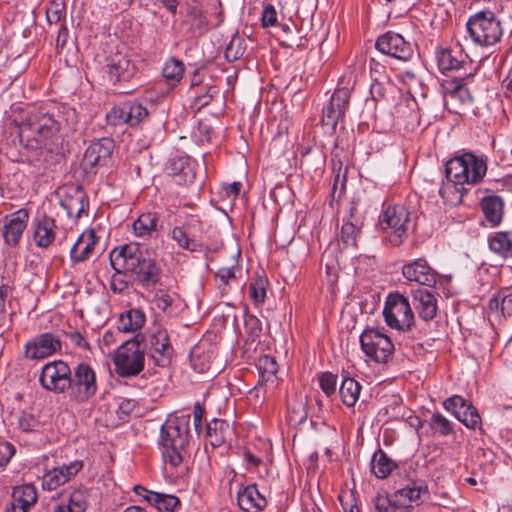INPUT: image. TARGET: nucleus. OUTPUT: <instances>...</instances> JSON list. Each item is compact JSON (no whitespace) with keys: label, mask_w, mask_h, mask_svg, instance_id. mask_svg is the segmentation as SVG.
<instances>
[{"label":"nucleus","mask_w":512,"mask_h":512,"mask_svg":"<svg viewBox=\"0 0 512 512\" xmlns=\"http://www.w3.org/2000/svg\"><path fill=\"white\" fill-rule=\"evenodd\" d=\"M78 122L74 108L53 102L43 104L19 123L20 145L37 161L50 163L61 155L63 137L76 131Z\"/></svg>","instance_id":"1"},{"label":"nucleus","mask_w":512,"mask_h":512,"mask_svg":"<svg viewBox=\"0 0 512 512\" xmlns=\"http://www.w3.org/2000/svg\"><path fill=\"white\" fill-rule=\"evenodd\" d=\"M191 439L190 415L169 418L160 429V445L164 458L173 467H178L184 459Z\"/></svg>","instance_id":"2"},{"label":"nucleus","mask_w":512,"mask_h":512,"mask_svg":"<svg viewBox=\"0 0 512 512\" xmlns=\"http://www.w3.org/2000/svg\"><path fill=\"white\" fill-rule=\"evenodd\" d=\"M117 252L123 259L121 266L144 288L154 287L159 283L161 268L154 259L147 256L138 243L125 244L117 248Z\"/></svg>","instance_id":"3"},{"label":"nucleus","mask_w":512,"mask_h":512,"mask_svg":"<svg viewBox=\"0 0 512 512\" xmlns=\"http://www.w3.org/2000/svg\"><path fill=\"white\" fill-rule=\"evenodd\" d=\"M141 333L124 341L115 351L113 363L116 374L121 378L139 375L145 367V352L141 346Z\"/></svg>","instance_id":"4"},{"label":"nucleus","mask_w":512,"mask_h":512,"mask_svg":"<svg viewBox=\"0 0 512 512\" xmlns=\"http://www.w3.org/2000/svg\"><path fill=\"white\" fill-rule=\"evenodd\" d=\"M106 68L110 81L120 93L130 94L140 86L138 67L128 54L120 51L111 54Z\"/></svg>","instance_id":"5"},{"label":"nucleus","mask_w":512,"mask_h":512,"mask_svg":"<svg viewBox=\"0 0 512 512\" xmlns=\"http://www.w3.org/2000/svg\"><path fill=\"white\" fill-rule=\"evenodd\" d=\"M68 395L72 402L82 404L93 398L98 390L95 370L85 362L71 368Z\"/></svg>","instance_id":"6"},{"label":"nucleus","mask_w":512,"mask_h":512,"mask_svg":"<svg viewBox=\"0 0 512 512\" xmlns=\"http://www.w3.org/2000/svg\"><path fill=\"white\" fill-rule=\"evenodd\" d=\"M466 26L473 41L482 46L493 45L502 36L500 21L491 11H480L472 15Z\"/></svg>","instance_id":"7"},{"label":"nucleus","mask_w":512,"mask_h":512,"mask_svg":"<svg viewBox=\"0 0 512 512\" xmlns=\"http://www.w3.org/2000/svg\"><path fill=\"white\" fill-rule=\"evenodd\" d=\"M409 221L410 212L401 204H388L384 206L379 216L380 228L382 230H392L388 240L394 247H398L404 242L407 236V225Z\"/></svg>","instance_id":"8"},{"label":"nucleus","mask_w":512,"mask_h":512,"mask_svg":"<svg viewBox=\"0 0 512 512\" xmlns=\"http://www.w3.org/2000/svg\"><path fill=\"white\" fill-rule=\"evenodd\" d=\"M383 315L386 324L399 331H408L414 325L415 317L407 297L391 293L387 297Z\"/></svg>","instance_id":"9"},{"label":"nucleus","mask_w":512,"mask_h":512,"mask_svg":"<svg viewBox=\"0 0 512 512\" xmlns=\"http://www.w3.org/2000/svg\"><path fill=\"white\" fill-rule=\"evenodd\" d=\"M141 338V346L145 354L156 366L164 368L171 364L174 349L165 329H157L146 336L141 333Z\"/></svg>","instance_id":"10"},{"label":"nucleus","mask_w":512,"mask_h":512,"mask_svg":"<svg viewBox=\"0 0 512 512\" xmlns=\"http://www.w3.org/2000/svg\"><path fill=\"white\" fill-rule=\"evenodd\" d=\"M343 81L335 89L330 97L329 102L323 107L322 110V123L329 125L335 131L339 122L343 121L346 112L350 105L351 92L353 84L349 81L343 85Z\"/></svg>","instance_id":"11"},{"label":"nucleus","mask_w":512,"mask_h":512,"mask_svg":"<svg viewBox=\"0 0 512 512\" xmlns=\"http://www.w3.org/2000/svg\"><path fill=\"white\" fill-rule=\"evenodd\" d=\"M360 344L365 355L379 363H386L394 351L391 339L374 328L362 332Z\"/></svg>","instance_id":"12"},{"label":"nucleus","mask_w":512,"mask_h":512,"mask_svg":"<svg viewBox=\"0 0 512 512\" xmlns=\"http://www.w3.org/2000/svg\"><path fill=\"white\" fill-rule=\"evenodd\" d=\"M70 376V366L62 360H55L42 367L39 383L47 391L62 394L68 391Z\"/></svg>","instance_id":"13"},{"label":"nucleus","mask_w":512,"mask_h":512,"mask_svg":"<svg viewBox=\"0 0 512 512\" xmlns=\"http://www.w3.org/2000/svg\"><path fill=\"white\" fill-rule=\"evenodd\" d=\"M457 153L459 163L456 162V164L461 165L462 169L461 172L454 174V182L461 185L479 183L487 172L486 160L465 149Z\"/></svg>","instance_id":"14"},{"label":"nucleus","mask_w":512,"mask_h":512,"mask_svg":"<svg viewBox=\"0 0 512 512\" xmlns=\"http://www.w3.org/2000/svg\"><path fill=\"white\" fill-rule=\"evenodd\" d=\"M114 147V141L109 137H103L93 141L87 147L80 164L85 174L95 175L98 167L107 165Z\"/></svg>","instance_id":"15"},{"label":"nucleus","mask_w":512,"mask_h":512,"mask_svg":"<svg viewBox=\"0 0 512 512\" xmlns=\"http://www.w3.org/2000/svg\"><path fill=\"white\" fill-rule=\"evenodd\" d=\"M62 349V342L59 336L45 332L32 337L24 346L23 357L27 360H43Z\"/></svg>","instance_id":"16"},{"label":"nucleus","mask_w":512,"mask_h":512,"mask_svg":"<svg viewBox=\"0 0 512 512\" xmlns=\"http://www.w3.org/2000/svg\"><path fill=\"white\" fill-rule=\"evenodd\" d=\"M375 47L381 53L401 61L410 60L414 53L411 43L407 42L402 35L392 31L379 36Z\"/></svg>","instance_id":"17"},{"label":"nucleus","mask_w":512,"mask_h":512,"mask_svg":"<svg viewBox=\"0 0 512 512\" xmlns=\"http://www.w3.org/2000/svg\"><path fill=\"white\" fill-rule=\"evenodd\" d=\"M402 275L409 282L435 288L437 273L424 258L414 259L404 264Z\"/></svg>","instance_id":"18"},{"label":"nucleus","mask_w":512,"mask_h":512,"mask_svg":"<svg viewBox=\"0 0 512 512\" xmlns=\"http://www.w3.org/2000/svg\"><path fill=\"white\" fill-rule=\"evenodd\" d=\"M29 220V211L21 208L16 212L5 216L3 226L4 242L11 246L17 247L20 243L22 235L27 227Z\"/></svg>","instance_id":"19"},{"label":"nucleus","mask_w":512,"mask_h":512,"mask_svg":"<svg viewBox=\"0 0 512 512\" xmlns=\"http://www.w3.org/2000/svg\"><path fill=\"white\" fill-rule=\"evenodd\" d=\"M82 468L83 462L80 460H75L68 465L55 467L43 475L42 488L47 491H53L71 480Z\"/></svg>","instance_id":"20"},{"label":"nucleus","mask_w":512,"mask_h":512,"mask_svg":"<svg viewBox=\"0 0 512 512\" xmlns=\"http://www.w3.org/2000/svg\"><path fill=\"white\" fill-rule=\"evenodd\" d=\"M60 204L70 218L78 219L86 212L89 201L84 189L76 185L64 189Z\"/></svg>","instance_id":"21"},{"label":"nucleus","mask_w":512,"mask_h":512,"mask_svg":"<svg viewBox=\"0 0 512 512\" xmlns=\"http://www.w3.org/2000/svg\"><path fill=\"white\" fill-rule=\"evenodd\" d=\"M33 240L37 247L47 249L56 237V220L46 213L37 215L32 222Z\"/></svg>","instance_id":"22"},{"label":"nucleus","mask_w":512,"mask_h":512,"mask_svg":"<svg viewBox=\"0 0 512 512\" xmlns=\"http://www.w3.org/2000/svg\"><path fill=\"white\" fill-rule=\"evenodd\" d=\"M237 504L243 512H260L267 507L268 501L259 492L257 484L253 483L239 487Z\"/></svg>","instance_id":"23"},{"label":"nucleus","mask_w":512,"mask_h":512,"mask_svg":"<svg viewBox=\"0 0 512 512\" xmlns=\"http://www.w3.org/2000/svg\"><path fill=\"white\" fill-rule=\"evenodd\" d=\"M11 498V503L6 508V512H28L38 500L37 489L31 483L15 486Z\"/></svg>","instance_id":"24"},{"label":"nucleus","mask_w":512,"mask_h":512,"mask_svg":"<svg viewBox=\"0 0 512 512\" xmlns=\"http://www.w3.org/2000/svg\"><path fill=\"white\" fill-rule=\"evenodd\" d=\"M450 412L468 428H475L480 421L472 403L458 395L450 396Z\"/></svg>","instance_id":"25"},{"label":"nucleus","mask_w":512,"mask_h":512,"mask_svg":"<svg viewBox=\"0 0 512 512\" xmlns=\"http://www.w3.org/2000/svg\"><path fill=\"white\" fill-rule=\"evenodd\" d=\"M488 318L501 321L512 316V290L503 289L497 292L488 303Z\"/></svg>","instance_id":"26"},{"label":"nucleus","mask_w":512,"mask_h":512,"mask_svg":"<svg viewBox=\"0 0 512 512\" xmlns=\"http://www.w3.org/2000/svg\"><path fill=\"white\" fill-rule=\"evenodd\" d=\"M230 423L225 419L213 418L206 425V440L213 448L225 445L232 436Z\"/></svg>","instance_id":"27"},{"label":"nucleus","mask_w":512,"mask_h":512,"mask_svg":"<svg viewBox=\"0 0 512 512\" xmlns=\"http://www.w3.org/2000/svg\"><path fill=\"white\" fill-rule=\"evenodd\" d=\"M413 304L422 320L429 321L436 316L437 299L429 289H417L414 291Z\"/></svg>","instance_id":"28"},{"label":"nucleus","mask_w":512,"mask_h":512,"mask_svg":"<svg viewBox=\"0 0 512 512\" xmlns=\"http://www.w3.org/2000/svg\"><path fill=\"white\" fill-rule=\"evenodd\" d=\"M97 236L94 230L82 233L70 250V259L76 264L87 260L92 254L97 243Z\"/></svg>","instance_id":"29"},{"label":"nucleus","mask_w":512,"mask_h":512,"mask_svg":"<svg viewBox=\"0 0 512 512\" xmlns=\"http://www.w3.org/2000/svg\"><path fill=\"white\" fill-rule=\"evenodd\" d=\"M110 265L114 269V274L110 280V289L113 293L121 294L123 293L130 285V280L128 278L125 267L119 266L118 264H123V259H121L120 255L117 252V248H114L110 254Z\"/></svg>","instance_id":"30"},{"label":"nucleus","mask_w":512,"mask_h":512,"mask_svg":"<svg viewBox=\"0 0 512 512\" xmlns=\"http://www.w3.org/2000/svg\"><path fill=\"white\" fill-rule=\"evenodd\" d=\"M481 209L486 221L492 227L498 226L502 222L504 202L501 197L496 195L484 197L481 200Z\"/></svg>","instance_id":"31"},{"label":"nucleus","mask_w":512,"mask_h":512,"mask_svg":"<svg viewBox=\"0 0 512 512\" xmlns=\"http://www.w3.org/2000/svg\"><path fill=\"white\" fill-rule=\"evenodd\" d=\"M89 496L87 488L76 489L70 494L68 502L56 505L53 512H86Z\"/></svg>","instance_id":"32"},{"label":"nucleus","mask_w":512,"mask_h":512,"mask_svg":"<svg viewBox=\"0 0 512 512\" xmlns=\"http://www.w3.org/2000/svg\"><path fill=\"white\" fill-rule=\"evenodd\" d=\"M145 322V313L141 309L131 308L120 314L117 333L136 332L144 326Z\"/></svg>","instance_id":"33"},{"label":"nucleus","mask_w":512,"mask_h":512,"mask_svg":"<svg viewBox=\"0 0 512 512\" xmlns=\"http://www.w3.org/2000/svg\"><path fill=\"white\" fill-rule=\"evenodd\" d=\"M171 237L180 248L190 252H202L204 249V245L190 233L189 224L174 227Z\"/></svg>","instance_id":"34"},{"label":"nucleus","mask_w":512,"mask_h":512,"mask_svg":"<svg viewBox=\"0 0 512 512\" xmlns=\"http://www.w3.org/2000/svg\"><path fill=\"white\" fill-rule=\"evenodd\" d=\"M145 501L159 512H178L181 508L180 499L172 494L149 493L146 495Z\"/></svg>","instance_id":"35"},{"label":"nucleus","mask_w":512,"mask_h":512,"mask_svg":"<svg viewBox=\"0 0 512 512\" xmlns=\"http://www.w3.org/2000/svg\"><path fill=\"white\" fill-rule=\"evenodd\" d=\"M488 245L492 252L504 258H512V231H499L488 236Z\"/></svg>","instance_id":"36"},{"label":"nucleus","mask_w":512,"mask_h":512,"mask_svg":"<svg viewBox=\"0 0 512 512\" xmlns=\"http://www.w3.org/2000/svg\"><path fill=\"white\" fill-rule=\"evenodd\" d=\"M257 369L259 372L258 386L276 383L278 364L274 357L270 355H263L258 359Z\"/></svg>","instance_id":"37"},{"label":"nucleus","mask_w":512,"mask_h":512,"mask_svg":"<svg viewBox=\"0 0 512 512\" xmlns=\"http://www.w3.org/2000/svg\"><path fill=\"white\" fill-rule=\"evenodd\" d=\"M397 467V463L390 459L382 449H378L373 454L371 471L378 479L387 478Z\"/></svg>","instance_id":"38"},{"label":"nucleus","mask_w":512,"mask_h":512,"mask_svg":"<svg viewBox=\"0 0 512 512\" xmlns=\"http://www.w3.org/2000/svg\"><path fill=\"white\" fill-rule=\"evenodd\" d=\"M471 73L465 77H451L450 76V101L458 102L460 105L470 104L472 97L469 90L465 87V81L471 77Z\"/></svg>","instance_id":"39"},{"label":"nucleus","mask_w":512,"mask_h":512,"mask_svg":"<svg viewBox=\"0 0 512 512\" xmlns=\"http://www.w3.org/2000/svg\"><path fill=\"white\" fill-rule=\"evenodd\" d=\"M361 385L351 377H345L339 387V395L344 405L353 407L360 395Z\"/></svg>","instance_id":"40"},{"label":"nucleus","mask_w":512,"mask_h":512,"mask_svg":"<svg viewBox=\"0 0 512 512\" xmlns=\"http://www.w3.org/2000/svg\"><path fill=\"white\" fill-rule=\"evenodd\" d=\"M428 488L425 485H407L395 492L396 502L405 507L411 506L413 503L418 505V501L423 493H427Z\"/></svg>","instance_id":"41"},{"label":"nucleus","mask_w":512,"mask_h":512,"mask_svg":"<svg viewBox=\"0 0 512 512\" xmlns=\"http://www.w3.org/2000/svg\"><path fill=\"white\" fill-rule=\"evenodd\" d=\"M158 221L156 213H143L134 221L133 230L139 237L149 236L157 230Z\"/></svg>","instance_id":"42"},{"label":"nucleus","mask_w":512,"mask_h":512,"mask_svg":"<svg viewBox=\"0 0 512 512\" xmlns=\"http://www.w3.org/2000/svg\"><path fill=\"white\" fill-rule=\"evenodd\" d=\"M362 227L363 221H344L340 235L344 247L357 248V238L361 233Z\"/></svg>","instance_id":"43"},{"label":"nucleus","mask_w":512,"mask_h":512,"mask_svg":"<svg viewBox=\"0 0 512 512\" xmlns=\"http://www.w3.org/2000/svg\"><path fill=\"white\" fill-rule=\"evenodd\" d=\"M347 170L348 168L345 167L344 171H342V163H338V168L336 167V164L333 165V174H334V181L331 189V202L336 200L337 202L342 198L346 191V184H347Z\"/></svg>","instance_id":"44"},{"label":"nucleus","mask_w":512,"mask_h":512,"mask_svg":"<svg viewBox=\"0 0 512 512\" xmlns=\"http://www.w3.org/2000/svg\"><path fill=\"white\" fill-rule=\"evenodd\" d=\"M237 271H240V268L237 265H233L231 267H222L215 273L217 287L222 294L228 293L230 284L236 281Z\"/></svg>","instance_id":"45"},{"label":"nucleus","mask_w":512,"mask_h":512,"mask_svg":"<svg viewBox=\"0 0 512 512\" xmlns=\"http://www.w3.org/2000/svg\"><path fill=\"white\" fill-rule=\"evenodd\" d=\"M268 279L265 276H257L249 284V296L256 306H260L265 302Z\"/></svg>","instance_id":"46"},{"label":"nucleus","mask_w":512,"mask_h":512,"mask_svg":"<svg viewBox=\"0 0 512 512\" xmlns=\"http://www.w3.org/2000/svg\"><path fill=\"white\" fill-rule=\"evenodd\" d=\"M184 63L177 58H170L164 64L162 69L163 77L173 83H178L184 74Z\"/></svg>","instance_id":"47"},{"label":"nucleus","mask_w":512,"mask_h":512,"mask_svg":"<svg viewBox=\"0 0 512 512\" xmlns=\"http://www.w3.org/2000/svg\"><path fill=\"white\" fill-rule=\"evenodd\" d=\"M128 111V125L131 127L138 126L148 118V110L145 106L138 102L126 101Z\"/></svg>","instance_id":"48"},{"label":"nucleus","mask_w":512,"mask_h":512,"mask_svg":"<svg viewBox=\"0 0 512 512\" xmlns=\"http://www.w3.org/2000/svg\"><path fill=\"white\" fill-rule=\"evenodd\" d=\"M244 327L250 341L255 342L262 334V323L260 319L249 314L247 311L244 314Z\"/></svg>","instance_id":"49"},{"label":"nucleus","mask_w":512,"mask_h":512,"mask_svg":"<svg viewBox=\"0 0 512 512\" xmlns=\"http://www.w3.org/2000/svg\"><path fill=\"white\" fill-rule=\"evenodd\" d=\"M450 71L471 66L469 56L463 51L461 45L457 42L454 48L450 47Z\"/></svg>","instance_id":"50"},{"label":"nucleus","mask_w":512,"mask_h":512,"mask_svg":"<svg viewBox=\"0 0 512 512\" xmlns=\"http://www.w3.org/2000/svg\"><path fill=\"white\" fill-rule=\"evenodd\" d=\"M128 111L126 102L121 103L118 106H114L106 114V122L110 126H120L128 124Z\"/></svg>","instance_id":"51"},{"label":"nucleus","mask_w":512,"mask_h":512,"mask_svg":"<svg viewBox=\"0 0 512 512\" xmlns=\"http://www.w3.org/2000/svg\"><path fill=\"white\" fill-rule=\"evenodd\" d=\"M319 387L327 397L336 394L338 376L332 372L326 371L318 375Z\"/></svg>","instance_id":"52"},{"label":"nucleus","mask_w":512,"mask_h":512,"mask_svg":"<svg viewBox=\"0 0 512 512\" xmlns=\"http://www.w3.org/2000/svg\"><path fill=\"white\" fill-rule=\"evenodd\" d=\"M219 93V87L209 85L206 87L205 93L196 95L191 103V109L199 112L203 107L209 105L213 98Z\"/></svg>","instance_id":"53"},{"label":"nucleus","mask_w":512,"mask_h":512,"mask_svg":"<svg viewBox=\"0 0 512 512\" xmlns=\"http://www.w3.org/2000/svg\"><path fill=\"white\" fill-rule=\"evenodd\" d=\"M245 51V40L240 37H234L226 47L225 58L228 62H234L240 59Z\"/></svg>","instance_id":"54"},{"label":"nucleus","mask_w":512,"mask_h":512,"mask_svg":"<svg viewBox=\"0 0 512 512\" xmlns=\"http://www.w3.org/2000/svg\"><path fill=\"white\" fill-rule=\"evenodd\" d=\"M374 505L378 512H398L400 508H403L400 503L396 502L395 493L391 496L377 495L374 499Z\"/></svg>","instance_id":"55"},{"label":"nucleus","mask_w":512,"mask_h":512,"mask_svg":"<svg viewBox=\"0 0 512 512\" xmlns=\"http://www.w3.org/2000/svg\"><path fill=\"white\" fill-rule=\"evenodd\" d=\"M306 403L302 400L294 405H288V421L291 425H300L307 419Z\"/></svg>","instance_id":"56"},{"label":"nucleus","mask_w":512,"mask_h":512,"mask_svg":"<svg viewBox=\"0 0 512 512\" xmlns=\"http://www.w3.org/2000/svg\"><path fill=\"white\" fill-rule=\"evenodd\" d=\"M434 62L437 66L438 71L444 77L447 76L448 72V47L442 44H437L434 51Z\"/></svg>","instance_id":"57"},{"label":"nucleus","mask_w":512,"mask_h":512,"mask_svg":"<svg viewBox=\"0 0 512 512\" xmlns=\"http://www.w3.org/2000/svg\"><path fill=\"white\" fill-rule=\"evenodd\" d=\"M138 403L134 399H122L116 410L117 417L120 421L126 422L136 409Z\"/></svg>","instance_id":"58"},{"label":"nucleus","mask_w":512,"mask_h":512,"mask_svg":"<svg viewBox=\"0 0 512 512\" xmlns=\"http://www.w3.org/2000/svg\"><path fill=\"white\" fill-rule=\"evenodd\" d=\"M431 428L442 435L448 434V420L440 413H434L430 421Z\"/></svg>","instance_id":"59"},{"label":"nucleus","mask_w":512,"mask_h":512,"mask_svg":"<svg viewBox=\"0 0 512 512\" xmlns=\"http://www.w3.org/2000/svg\"><path fill=\"white\" fill-rule=\"evenodd\" d=\"M63 9H64V4L52 2L51 5L46 10L47 21L50 24L58 23L62 18Z\"/></svg>","instance_id":"60"},{"label":"nucleus","mask_w":512,"mask_h":512,"mask_svg":"<svg viewBox=\"0 0 512 512\" xmlns=\"http://www.w3.org/2000/svg\"><path fill=\"white\" fill-rule=\"evenodd\" d=\"M262 26L263 27H271L275 26L277 23V12L273 5H268L264 7L262 12Z\"/></svg>","instance_id":"61"},{"label":"nucleus","mask_w":512,"mask_h":512,"mask_svg":"<svg viewBox=\"0 0 512 512\" xmlns=\"http://www.w3.org/2000/svg\"><path fill=\"white\" fill-rule=\"evenodd\" d=\"M15 454V447L9 442L0 441V467L6 466Z\"/></svg>","instance_id":"62"},{"label":"nucleus","mask_w":512,"mask_h":512,"mask_svg":"<svg viewBox=\"0 0 512 512\" xmlns=\"http://www.w3.org/2000/svg\"><path fill=\"white\" fill-rule=\"evenodd\" d=\"M467 189L461 184H450V204L457 205L462 203L463 196Z\"/></svg>","instance_id":"63"},{"label":"nucleus","mask_w":512,"mask_h":512,"mask_svg":"<svg viewBox=\"0 0 512 512\" xmlns=\"http://www.w3.org/2000/svg\"><path fill=\"white\" fill-rule=\"evenodd\" d=\"M433 479H434V483H435V487H436L435 493L439 494L441 496H446L447 495V490H446L447 479H446L444 471H441V470L435 471L433 474Z\"/></svg>","instance_id":"64"}]
</instances>
